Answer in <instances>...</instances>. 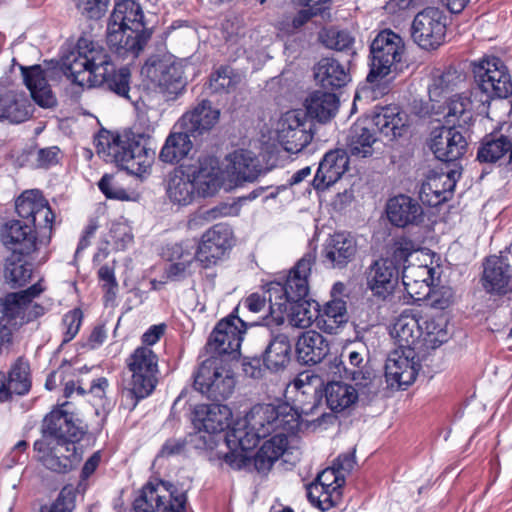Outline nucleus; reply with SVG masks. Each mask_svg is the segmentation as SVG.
Returning <instances> with one entry per match:
<instances>
[{
  "label": "nucleus",
  "mask_w": 512,
  "mask_h": 512,
  "mask_svg": "<svg viewBox=\"0 0 512 512\" xmlns=\"http://www.w3.org/2000/svg\"><path fill=\"white\" fill-rule=\"evenodd\" d=\"M298 426L299 415L288 404H257L227 431L225 442L230 451L224 460L240 469L247 459L244 452L254 449L261 439L277 432L293 433Z\"/></svg>",
  "instance_id": "nucleus-1"
},
{
  "label": "nucleus",
  "mask_w": 512,
  "mask_h": 512,
  "mask_svg": "<svg viewBox=\"0 0 512 512\" xmlns=\"http://www.w3.org/2000/svg\"><path fill=\"white\" fill-rule=\"evenodd\" d=\"M61 69L80 86L104 85L118 96L130 98V69L123 66L116 70L105 49L89 37H80L76 48L62 57Z\"/></svg>",
  "instance_id": "nucleus-2"
},
{
  "label": "nucleus",
  "mask_w": 512,
  "mask_h": 512,
  "mask_svg": "<svg viewBox=\"0 0 512 512\" xmlns=\"http://www.w3.org/2000/svg\"><path fill=\"white\" fill-rule=\"evenodd\" d=\"M141 5L134 0H120L114 5L107 24V44L120 59L134 61L151 37L145 25Z\"/></svg>",
  "instance_id": "nucleus-3"
},
{
  "label": "nucleus",
  "mask_w": 512,
  "mask_h": 512,
  "mask_svg": "<svg viewBox=\"0 0 512 512\" xmlns=\"http://www.w3.org/2000/svg\"><path fill=\"white\" fill-rule=\"evenodd\" d=\"M97 153L131 175L142 176L150 169L154 151L128 134L102 133L97 139Z\"/></svg>",
  "instance_id": "nucleus-4"
},
{
  "label": "nucleus",
  "mask_w": 512,
  "mask_h": 512,
  "mask_svg": "<svg viewBox=\"0 0 512 512\" xmlns=\"http://www.w3.org/2000/svg\"><path fill=\"white\" fill-rule=\"evenodd\" d=\"M394 257L396 260H403L402 283L410 298L414 301L428 298L435 279V268L431 266L430 254L414 249L412 241L402 240L397 243Z\"/></svg>",
  "instance_id": "nucleus-5"
},
{
  "label": "nucleus",
  "mask_w": 512,
  "mask_h": 512,
  "mask_svg": "<svg viewBox=\"0 0 512 512\" xmlns=\"http://www.w3.org/2000/svg\"><path fill=\"white\" fill-rule=\"evenodd\" d=\"M314 263L315 255L307 253L290 270L284 284H269L267 293L270 316L277 324L284 321V314L288 311V301H299L308 296L309 276Z\"/></svg>",
  "instance_id": "nucleus-6"
},
{
  "label": "nucleus",
  "mask_w": 512,
  "mask_h": 512,
  "mask_svg": "<svg viewBox=\"0 0 512 512\" xmlns=\"http://www.w3.org/2000/svg\"><path fill=\"white\" fill-rule=\"evenodd\" d=\"M42 290L37 283L27 290L10 293L0 298V354L12 343V326L22 325L42 314V308L32 304L33 298L37 297Z\"/></svg>",
  "instance_id": "nucleus-7"
},
{
  "label": "nucleus",
  "mask_w": 512,
  "mask_h": 512,
  "mask_svg": "<svg viewBox=\"0 0 512 512\" xmlns=\"http://www.w3.org/2000/svg\"><path fill=\"white\" fill-rule=\"evenodd\" d=\"M141 74L165 101L176 100L185 89L182 66L171 57L151 56L143 65Z\"/></svg>",
  "instance_id": "nucleus-8"
},
{
  "label": "nucleus",
  "mask_w": 512,
  "mask_h": 512,
  "mask_svg": "<svg viewBox=\"0 0 512 512\" xmlns=\"http://www.w3.org/2000/svg\"><path fill=\"white\" fill-rule=\"evenodd\" d=\"M127 364L132 376L126 397L132 401L130 409H134L138 401L149 396L156 387L158 357L151 348L140 346L130 355Z\"/></svg>",
  "instance_id": "nucleus-9"
},
{
  "label": "nucleus",
  "mask_w": 512,
  "mask_h": 512,
  "mask_svg": "<svg viewBox=\"0 0 512 512\" xmlns=\"http://www.w3.org/2000/svg\"><path fill=\"white\" fill-rule=\"evenodd\" d=\"M235 383L233 372L226 360L217 356H210L204 360L194 377V387L215 401L230 397Z\"/></svg>",
  "instance_id": "nucleus-10"
},
{
  "label": "nucleus",
  "mask_w": 512,
  "mask_h": 512,
  "mask_svg": "<svg viewBox=\"0 0 512 512\" xmlns=\"http://www.w3.org/2000/svg\"><path fill=\"white\" fill-rule=\"evenodd\" d=\"M404 51L405 45L400 35L390 29L379 32L370 46L371 69L367 81L374 82L391 73L401 61Z\"/></svg>",
  "instance_id": "nucleus-11"
},
{
  "label": "nucleus",
  "mask_w": 512,
  "mask_h": 512,
  "mask_svg": "<svg viewBox=\"0 0 512 512\" xmlns=\"http://www.w3.org/2000/svg\"><path fill=\"white\" fill-rule=\"evenodd\" d=\"M186 495L177 492L170 483L148 482L138 491L133 502L135 512H156L164 507L163 512H185Z\"/></svg>",
  "instance_id": "nucleus-12"
},
{
  "label": "nucleus",
  "mask_w": 512,
  "mask_h": 512,
  "mask_svg": "<svg viewBox=\"0 0 512 512\" xmlns=\"http://www.w3.org/2000/svg\"><path fill=\"white\" fill-rule=\"evenodd\" d=\"M276 133L278 141L287 152L298 153L313 139V122L305 111L289 110L279 118Z\"/></svg>",
  "instance_id": "nucleus-13"
},
{
  "label": "nucleus",
  "mask_w": 512,
  "mask_h": 512,
  "mask_svg": "<svg viewBox=\"0 0 512 512\" xmlns=\"http://www.w3.org/2000/svg\"><path fill=\"white\" fill-rule=\"evenodd\" d=\"M37 460L47 469L67 473L81 460L75 442L41 437L34 443Z\"/></svg>",
  "instance_id": "nucleus-14"
},
{
  "label": "nucleus",
  "mask_w": 512,
  "mask_h": 512,
  "mask_svg": "<svg viewBox=\"0 0 512 512\" xmlns=\"http://www.w3.org/2000/svg\"><path fill=\"white\" fill-rule=\"evenodd\" d=\"M479 89L490 98H506L512 93V80L505 63L498 57H486L474 67Z\"/></svg>",
  "instance_id": "nucleus-15"
},
{
  "label": "nucleus",
  "mask_w": 512,
  "mask_h": 512,
  "mask_svg": "<svg viewBox=\"0 0 512 512\" xmlns=\"http://www.w3.org/2000/svg\"><path fill=\"white\" fill-rule=\"evenodd\" d=\"M446 15L438 7H426L416 14L411 27L413 41L422 49L435 50L445 41Z\"/></svg>",
  "instance_id": "nucleus-16"
},
{
  "label": "nucleus",
  "mask_w": 512,
  "mask_h": 512,
  "mask_svg": "<svg viewBox=\"0 0 512 512\" xmlns=\"http://www.w3.org/2000/svg\"><path fill=\"white\" fill-rule=\"evenodd\" d=\"M366 348L359 345L356 348H346L341 357H334L332 364L335 375L342 374L350 376L355 386L360 389H367V394H376L378 391L379 379L369 369H365L364 361L367 355Z\"/></svg>",
  "instance_id": "nucleus-17"
},
{
  "label": "nucleus",
  "mask_w": 512,
  "mask_h": 512,
  "mask_svg": "<svg viewBox=\"0 0 512 512\" xmlns=\"http://www.w3.org/2000/svg\"><path fill=\"white\" fill-rule=\"evenodd\" d=\"M425 353L413 349H395L385 364V377L392 388L411 385L419 372L420 361Z\"/></svg>",
  "instance_id": "nucleus-18"
},
{
  "label": "nucleus",
  "mask_w": 512,
  "mask_h": 512,
  "mask_svg": "<svg viewBox=\"0 0 512 512\" xmlns=\"http://www.w3.org/2000/svg\"><path fill=\"white\" fill-rule=\"evenodd\" d=\"M246 331L245 322L233 314L219 321L212 331L206 344L211 356H236L240 350L243 335Z\"/></svg>",
  "instance_id": "nucleus-19"
},
{
  "label": "nucleus",
  "mask_w": 512,
  "mask_h": 512,
  "mask_svg": "<svg viewBox=\"0 0 512 512\" xmlns=\"http://www.w3.org/2000/svg\"><path fill=\"white\" fill-rule=\"evenodd\" d=\"M198 197H212L221 188L228 189V177L226 170L220 166L217 157L211 155L200 156L194 165H189Z\"/></svg>",
  "instance_id": "nucleus-20"
},
{
  "label": "nucleus",
  "mask_w": 512,
  "mask_h": 512,
  "mask_svg": "<svg viewBox=\"0 0 512 512\" xmlns=\"http://www.w3.org/2000/svg\"><path fill=\"white\" fill-rule=\"evenodd\" d=\"M344 483L345 479L337 468L328 467L307 487V497L312 505L322 511L329 510L341 501Z\"/></svg>",
  "instance_id": "nucleus-21"
},
{
  "label": "nucleus",
  "mask_w": 512,
  "mask_h": 512,
  "mask_svg": "<svg viewBox=\"0 0 512 512\" xmlns=\"http://www.w3.org/2000/svg\"><path fill=\"white\" fill-rule=\"evenodd\" d=\"M68 406V403H64L45 416L41 427V437L75 443L81 439L84 429L80 426L74 413L68 410Z\"/></svg>",
  "instance_id": "nucleus-22"
},
{
  "label": "nucleus",
  "mask_w": 512,
  "mask_h": 512,
  "mask_svg": "<svg viewBox=\"0 0 512 512\" xmlns=\"http://www.w3.org/2000/svg\"><path fill=\"white\" fill-rule=\"evenodd\" d=\"M482 281L489 293L506 294L512 291V250L509 247L499 255L486 259Z\"/></svg>",
  "instance_id": "nucleus-23"
},
{
  "label": "nucleus",
  "mask_w": 512,
  "mask_h": 512,
  "mask_svg": "<svg viewBox=\"0 0 512 512\" xmlns=\"http://www.w3.org/2000/svg\"><path fill=\"white\" fill-rule=\"evenodd\" d=\"M233 232L224 224H216L201 237L197 247V261L209 267L224 257L232 247Z\"/></svg>",
  "instance_id": "nucleus-24"
},
{
  "label": "nucleus",
  "mask_w": 512,
  "mask_h": 512,
  "mask_svg": "<svg viewBox=\"0 0 512 512\" xmlns=\"http://www.w3.org/2000/svg\"><path fill=\"white\" fill-rule=\"evenodd\" d=\"M226 167L228 189L242 186L246 182H254L263 172L257 156L249 150H236L231 153Z\"/></svg>",
  "instance_id": "nucleus-25"
},
{
  "label": "nucleus",
  "mask_w": 512,
  "mask_h": 512,
  "mask_svg": "<svg viewBox=\"0 0 512 512\" xmlns=\"http://www.w3.org/2000/svg\"><path fill=\"white\" fill-rule=\"evenodd\" d=\"M430 149L441 161H455L467 149V141L456 127H439L432 131Z\"/></svg>",
  "instance_id": "nucleus-26"
},
{
  "label": "nucleus",
  "mask_w": 512,
  "mask_h": 512,
  "mask_svg": "<svg viewBox=\"0 0 512 512\" xmlns=\"http://www.w3.org/2000/svg\"><path fill=\"white\" fill-rule=\"evenodd\" d=\"M418 312L406 309L393 322L390 335L395 340L396 349L422 351V324Z\"/></svg>",
  "instance_id": "nucleus-27"
},
{
  "label": "nucleus",
  "mask_w": 512,
  "mask_h": 512,
  "mask_svg": "<svg viewBox=\"0 0 512 512\" xmlns=\"http://www.w3.org/2000/svg\"><path fill=\"white\" fill-rule=\"evenodd\" d=\"M219 119L220 110L213 107L210 101L202 100L182 115L178 125L192 137L197 138L210 133Z\"/></svg>",
  "instance_id": "nucleus-28"
},
{
  "label": "nucleus",
  "mask_w": 512,
  "mask_h": 512,
  "mask_svg": "<svg viewBox=\"0 0 512 512\" xmlns=\"http://www.w3.org/2000/svg\"><path fill=\"white\" fill-rule=\"evenodd\" d=\"M349 168V156L343 149L327 152L319 163L313 186L316 190H325L336 183Z\"/></svg>",
  "instance_id": "nucleus-29"
},
{
  "label": "nucleus",
  "mask_w": 512,
  "mask_h": 512,
  "mask_svg": "<svg viewBox=\"0 0 512 512\" xmlns=\"http://www.w3.org/2000/svg\"><path fill=\"white\" fill-rule=\"evenodd\" d=\"M3 245L15 254L29 255L36 248V237L31 225L20 220L6 222L0 231Z\"/></svg>",
  "instance_id": "nucleus-30"
},
{
  "label": "nucleus",
  "mask_w": 512,
  "mask_h": 512,
  "mask_svg": "<svg viewBox=\"0 0 512 512\" xmlns=\"http://www.w3.org/2000/svg\"><path fill=\"white\" fill-rule=\"evenodd\" d=\"M386 214L390 223L404 228L422 221L423 209L417 200L407 195H398L388 200Z\"/></svg>",
  "instance_id": "nucleus-31"
},
{
  "label": "nucleus",
  "mask_w": 512,
  "mask_h": 512,
  "mask_svg": "<svg viewBox=\"0 0 512 512\" xmlns=\"http://www.w3.org/2000/svg\"><path fill=\"white\" fill-rule=\"evenodd\" d=\"M460 173L450 170L447 173H430L422 184L420 194L431 206H437L452 196Z\"/></svg>",
  "instance_id": "nucleus-32"
},
{
  "label": "nucleus",
  "mask_w": 512,
  "mask_h": 512,
  "mask_svg": "<svg viewBox=\"0 0 512 512\" xmlns=\"http://www.w3.org/2000/svg\"><path fill=\"white\" fill-rule=\"evenodd\" d=\"M232 417L230 408L222 404H201L194 410L193 424L199 431L218 433L229 426Z\"/></svg>",
  "instance_id": "nucleus-33"
},
{
  "label": "nucleus",
  "mask_w": 512,
  "mask_h": 512,
  "mask_svg": "<svg viewBox=\"0 0 512 512\" xmlns=\"http://www.w3.org/2000/svg\"><path fill=\"white\" fill-rule=\"evenodd\" d=\"M166 194L172 203L181 206L191 204L198 197L188 166H180L169 173Z\"/></svg>",
  "instance_id": "nucleus-34"
},
{
  "label": "nucleus",
  "mask_w": 512,
  "mask_h": 512,
  "mask_svg": "<svg viewBox=\"0 0 512 512\" xmlns=\"http://www.w3.org/2000/svg\"><path fill=\"white\" fill-rule=\"evenodd\" d=\"M356 241L349 233L338 232L330 236L324 248V256L334 268L346 266L355 256Z\"/></svg>",
  "instance_id": "nucleus-35"
},
{
  "label": "nucleus",
  "mask_w": 512,
  "mask_h": 512,
  "mask_svg": "<svg viewBox=\"0 0 512 512\" xmlns=\"http://www.w3.org/2000/svg\"><path fill=\"white\" fill-rule=\"evenodd\" d=\"M32 115V105L24 92L7 91L0 94V121L19 124Z\"/></svg>",
  "instance_id": "nucleus-36"
},
{
  "label": "nucleus",
  "mask_w": 512,
  "mask_h": 512,
  "mask_svg": "<svg viewBox=\"0 0 512 512\" xmlns=\"http://www.w3.org/2000/svg\"><path fill=\"white\" fill-rule=\"evenodd\" d=\"M313 71L316 82L324 89H339L350 81L347 69L334 58L320 59Z\"/></svg>",
  "instance_id": "nucleus-37"
},
{
  "label": "nucleus",
  "mask_w": 512,
  "mask_h": 512,
  "mask_svg": "<svg viewBox=\"0 0 512 512\" xmlns=\"http://www.w3.org/2000/svg\"><path fill=\"white\" fill-rule=\"evenodd\" d=\"M298 359L304 364L320 363L329 353V344L326 338L314 331L303 332L296 342Z\"/></svg>",
  "instance_id": "nucleus-38"
},
{
  "label": "nucleus",
  "mask_w": 512,
  "mask_h": 512,
  "mask_svg": "<svg viewBox=\"0 0 512 512\" xmlns=\"http://www.w3.org/2000/svg\"><path fill=\"white\" fill-rule=\"evenodd\" d=\"M360 394H367V389H360L345 382H329L325 388V397L328 407L334 412H342L354 406Z\"/></svg>",
  "instance_id": "nucleus-39"
},
{
  "label": "nucleus",
  "mask_w": 512,
  "mask_h": 512,
  "mask_svg": "<svg viewBox=\"0 0 512 512\" xmlns=\"http://www.w3.org/2000/svg\"><path fill=\"white\" fill-rule=\"evenodd\" d=\"M24 82L33 100L43 108L52 107L56 103L44 71L39 65L22 67Z\"/></svg>",
  "instance_id": "nucleus-40"
},
{
  "label": "nucleus",
  "mask_w": 512,
  "mask_h": 512,
  "mask_svg": "<svg viewBox=\"0 0 512 512\" xmlns=\"http://www.w3.org/2000/svg\"><path fill=\"white\" fill-rule=\"evenodd\" d=\"M400 262L403 260H396L393 256L374 263L369 275V285L375 294L384 295L393 289L398 276L396 263Z\"/></svg>",
  "instance_id": "nucleus-41"
},
{
  "label": "nucleus",
  "mask_w": 512,
  "mask_h": 512,
  "mask_svg": "<svg viewBox=\"0 0 512 512\" xmlns=\"http://www.w3.org/2000/svg\"><path fill=\"white\" fill-rule=\"evenodd\" d=\"M305 107L307 116L325 123L336 115L339 100L334 93L317 90L306 98Z\"/></svg>",
  "instance_id": "nucleus-42"
},
{
  "label": "nucleus",
  "mask_w": 512,
  "mask_h": 512,
  "mask_svg": "<svg viewBox=\"0 0 512 512\" xmlns=\"http://www.w3.org/2000/svg\"><path fill=\"white\" fill-rule=\"evenodd\" d=\"M369 124L390 139L402 136L405 130V120L397 107L381 108L373 115Z\"/></svg>",
  "instance_id": "nucleus-43"
},
{
  "label": "nucleus",
  "mask_w": 512,
  "mask_h": 512,
  "mask_svg": "<svg viewBox=\"0 0 512 512\" xmlns=\"http://www.w3.org/2000/svg\"><path fill=\"white\" fill-rule=\"evenodd\" d=\"M375 142L374 130L364 122L355 123L350 128L347 145L351 155L362 158L371 156Z\"/></svg>",
  "instance_id": "nucleus-44"
},
{
  "label": "nucleus",
  "mask_w": 512,
  "mask_h": 512,
  "mask_svg": "<svg viewBox=\"0 0 512 512\" xmlns=\"http://www.w3.org/2000/svg\"><path fill=\"white\" fill-rule=\"evenodd\" d=\"M421 324V346L422 352L426 355L430 350H434L448 341L450 333L447 329V321L444 317L426 318Z\"/></svg>",
  "instance_id": "nucleus-45"
},
{
  "label": "nucleus",
  "mask_w": 512,
  "mask_h": 512,
  "mask_svg": "<svg viewBox=\"0 0 512 512\" xmlns=\"http://www.w3.org/2000/svg\"><path fill=\"white\" fill-rule=\"evenodd\" d=\"M287 432H277L263 443L255 457V466L259 471L269 470L273 463L284 453L288 441Z\"/></svg>",
  "instance_id": "nucleus-46"
},
{
  "label": "nucleus",
  "mask_w": 512,
  "mask_h": 512,
  "mask_svg": "<svg viewBox=\"0 0 512 512\" xmlns=\"http://www.w3.org/2000/svg\"><path fill=\"white\" fill-rule=\"evenodd\" d=\"M348 321L346 302L333 299L327 302L318 318V326L329 334H336L338 329Z\"/></svg>",
  "instance_id": "nucleus-47"
},
{
  "label": "nucleus",
  "mask_w": 512,
  "mask_h": 512,
  "mask_svg": "<svg viewBox=\"0 0 512 512\" xmlns=\"http://www.w3.org/2000/svg\"><path fill=\"white\" fill-rule=\"evenodd\" d=\"M463 81L462 74L454 68L436 71L428 86V95L432 102H439L448 93L456 89Z\"/></svg>",
  "instance_id": "nucleus-48"
},
{
  "label": "nucleus",
  "mask_w": 512,
  "mask_h": 512,
  "mask_svg": "<svg viewBox=\"0 0 512 512\" xmlns=\"http://www.w3.org/2000/svg\"><path fill=\"white\" fill-rule=\"evenodd\" d=\"M291 357V344L285 334L275 336L264 352V363L269 370L278 371L287 366Z\"/></svg>",
  "instance_id": "nucleus-49"
},
{
  "label": "nucleus",
  "mask_w": 512,
  "mask_h": 512,
  "mask_svg": "<svg viewBox=\"0 0 512 512\" xmlns=\"http://www.w3.org/2000/svg\"><path fill=\"white\" fill-rule=\"evenodd\" d=\"M190 136L185 130L171 133L160 151V159L166 163H174L185 158L193 147Z\"/></svg>",
  "instance_id": "nucleus-50"
},
{
  "label": "nucleus",
  "mask_w": 512,
  "mask_h": 512,
  "mask_svg": "<svg viewBox=\"0 0 512 512\" xmlns=\"http://www.w3.org/2000/svg\"><path fill=\"white\" fill-rule=\"evenodd\" d=\"M512 147L511 134L487 139L478 150L477 158L481 162L494 163L505 157Z\"/></svg>",
  "instance_id": "nucleus-51"
},
{
  "label": "nucleus",
  "mask_w": 512,
  "mask_h": 512,
  "mask_svg": "<svg viewBox=\"0 0 512 512\" xmlns=\"http://www.w3.org/2000/svg\"><path fill=\"white\" fill-rule=\"evenodd\" d=\"M242 76L229 66H222L210 77L209 88L215 93L233 92L241 83Z\"/></svg>",
  "instance_id": "nucleus-52"
},
{
  "label": "nucleus",
  "mask_w": 512,
  "mask_h": 512,
  "mask_svg": "<svg viewBox=\"0 0 512 512\" xmlns=\"http://www.w3.org/2000/svg\"><path fill=\"white\" fill-rule=\"evenodd\" d=\"M7 384L11 394L23 395L30 389L29 364L22 358H18L12 365Z\"/></svg>",
  "instance_id": "nucleus-53"
},
{
  "label": "nucleus",
  "mask_w": 512,
  "mask_h": 512,
  "mask_svg": "<svg viewBox=\"0 0 512 512\" xmlns=\"http://www.w3.org/2000/svg\"><path fill=\"white\" fill-rule=\"evenodd\" d=\"M45 201L46 199L39 190L24 191L15 202L16 212L27 222L35 221V213Z\"/></svg>",
  "instance_id": "nucleus-54"
},
{
  "label": "nucleus",
  "mask_w": 512,
  "mask_h": 512,
  "mask_svg": "<svg viewBox=\"0 0 512 512\" xmlns=\"http://www.w3.org/2000/svg\"><path fill=\"white\" fill-rule=\"evenodd\" d=\"M319 40L328 49L354 54V38L347 31L335 28L323 29L319 33Z\"/></svg>",
  "instance_id": "nucleus-55"
},
{
  "label": "nucleus",
  "mask_w": 512,
  "mask_h": 512,
  "mask_svg": "<svg viewBox=\"0 0 512 512\" xmlns=\"http://www.w3.org/2000/svg\"><path fill=\"white\" fill-rule=\"evenodd\" d=\"M311 304L305 299L299 301H288V320L291 326L297 328L309 327L315 314L310 309Z\"/></svg>",
  "instance_id": "nucleus-56"
},
{
  "label": "nucleus",
  "mask_w": 512,
  "mask_h": 512,
  "mask_svg": "<svg viewBox=\"0 0 512 512\" xmlns=\"http://www.w3.org/2000/svg\"><path fill=\"white\" fill-rule=\"evenodd\" d=\"M471 106L470 97L464 93L453 96L447 104L446 122L455 124L460 117H464L470 112Z\"/></svg>",
  "instance_id": "nucleus-57"
},
{
  "label": "nucleus",
  "mask_w": 512,
  "mask_h": 512,
  "mask_svg": "<svg viewBox=\"0 0 512 512\" xmlns=\"http://www.w3.org/2000/svg\"><path fill=\"white\" fill-rule=\"evenodd\" d=\"M31 274V266L21 260L6 263L4 275L6 280L13 285H24L30 279Z\"/></svg>",
  "instance_id": "nucleus-58"
},
{
  "label": "nucleus",
  "mask_w": 512,
  "mask_h": 512,
  "mask_svg": "<svg viewBox=\"0 0 512 512\" xmlns=\"http://www.w3.org/2000/svg\"><path fill=\"white\" fill-rule=\"evenodd\" d=\"M73 2L83 16L99 19L105 14L109 0H73Z\"/></svg>",
  "instance_id": "nucleus-59"
},
{
  "label": "nucleus",
  "mask_w": 512,
  "mask_h": 512,
  "mask_svg": "<svg viewBox=\"0 0 512 512\" xmlns=\"http://www.w3.org/2000/svg\"><path fill=\"white\" fill-rule=\"evenodd\" d=\"M195 260H197V250H195V245L192 242L185 241L172 247L171 261L195 265Z\"/></svg>",
  "instance_id": "nucleus-60"
},
{
  "label": "nucleus",
  "mask_w": 512,
  "mask_h": 512,
  "mask_svg": "<svg viewBox=\"0 0 512 512\" xmlns=\"http://www.w3.org/2000/svg\"><path fill=\"white\" fill-rule=\"evenodd\" d=\"M98 186L107 198L119 200L127 198L126 191L117 184L113 175L105 174L99 181Z\"/></svg>",
  "instance_id": "nucleus-61"
},
{
  "label": "nucleus",
  "mask_w": 512,
  "mask_h": 512,
  "mask_svg": "<svg viewBox=\"0 0 512 512\" xmlns=\"http://www.w3.org/2000/svg\"><path fill=\"white\" fill-rule=\"evenodd\" d=\"M98 276L104 282L103 288L106 292L107 301H113L116 297L118 284L114 275V269L108 265L102 266L98 271Z\"/></svg>",
  "instance_id": "nucleus-62"
},
{
  "label": "nucleus",
  "mask_w": 512,
  "mask_h": 512,
  "mask_svg": "<svg viewBox=\"0 0 512 512\" xmlns=\"http://www.w3.org/2000/svg\"><path fill=\"white\" fill-rule=\"evenodd\" d=\"M294 386L296 389L301 390L303 394L316 393L318 387L321 386V379L318 375L305 371L296 377Z\"/></svg>",
  "instance_id": "nucleus-63"
},
{
  "label": "nucleus",
  "mask_w": 512,
  "mask_h": 512,
  "mask_svg": "<svg viewBox=\"0 0 512 512\" xmlns=\"http://www.w3.org/2000/svg\"><path fill=\"white\" fill-rule=\"evenodd\" d=\"M75 507V495L71 489L63 488L55 502L45 512H72Z\"/></svg>",
  "instance_id": "nucleus-64"
}]
</instances>
